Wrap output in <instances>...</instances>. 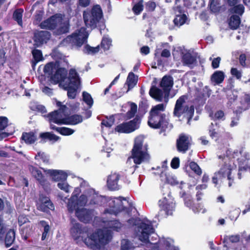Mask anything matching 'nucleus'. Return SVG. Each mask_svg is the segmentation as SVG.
Instances as JSON below:
<instances>
[{
	"label": "nucleus",
	"mask_w": 250,
	"mask_h": 250,
	"mask_svg": "<svg viewBox=\"0 0 250 250\" xmlns=\"http://www.w3.org/2000/svg\"><path fill=\"white\" fill-rule=\"evenodd\" d=\"M129 227H135V230L139 239L146 244L147 250H179L173 246V241L170 238H161L157 243L148 240L149 235L154 232L150 222L147 219L131 218L127 221Z\"/></svg>",
	"instance_id": "f257e3e1"
},
{
	"label": "nucleus",
	"mask_w": 250,
	"mask_h": 250,
	"mask_svg": "<svg viewBox=\"0 0 250 250\" xmlns=\"http://www.w3.org/2000/svg\"><path fill=\"white\" fill-rule=\"evenodd\" d=\"M77 180L80 184V188H75L67 204V209L70 213L74 212L76 208H84L88 201H89V204L100 205L104 200L94 189L90 188L86 181L80 178Z\"/></svg>",
	"instance_id": "f03ea898"
},
{
	"label": "nucleus",
	"mask_w": 250,
	"mask_h": 250,
	"mask_svg": "<svg viewBox=\"0 0 250 250\" xmlns=\"http://www.w3.org/2000/svg\"><path fill=\"white\" fill-rule=\"evenodd\" d=\"M72 227L70 233L74 239L78 243L83 241L85 244L93 250H99L102 246L107 244L111 240V230L107 229H98L90 237L84 239L87 236L84 229H82L81 225L75 220L71 221Z\"/></svg>",
	"instance_id": "7ed1b4c3"
},
{
	"label": "nucleus",
	"mask_w": 250,
	"mask_h": 250,
	"mask_svg": "<svg viewBox=\"0 0 250 250\" xmlns=\"http://www.w3.org/2000/svg\"><path fill=\"white\" fill-rule=\"evenodd\" d=\"M243 155L242 152L238 151H232L228 149L226 152V155H218L219 166L220 169L214 173L212 178L213 184L217 185L219 180H227L228 182L229 187H231L234 184V181L237 172L236 167L234 164V160L237 159L238 156Z\"/></svg>",
	"instance_id": "20e7f679"
},
{
	"label": "nucleus",
	"mask_w": 250,
	"mask_h": 250,
	"mask_svg": "<svg viewBox=\"0 0 250 250\" xmlns=\"http://www.w3.org/2000/svg\"><path fill=\"white\" fill-rule=\"evenodd\" d=\"M144 137L139 136L134 141V144L131 151V156L126 161V164L130 165L133 161L134 165L132 166L134 169L138 167L137 165L142 163H147L149 161L150 156L147 152V146L143 145Z\"/></svg>",
	"instance_id": "39448f33"
},
{
	"label": "nucleus",
	"mask_w": 250,
	"mask_h": 250,
	"mask_svg": "<svg viewBox=\"0 0 250 250\" xmlns=\"http://www.w3.org/2000/svg\"><path fill=\"white\" fill-rule=\"evenodd\" d=\"M187 97L186 96H181L176 101L175 105L173 114L174 116L180 117L183 115L188 119V124L189 123V120L192 117L194 108L193 105H189L186 100Z\"/></svg>",
	"instance_id": "423d86ee"
},
{
	"label": "nucleus",
	"mask_w": 250,
	"mask_h": 250,
	"mask_svg": "<svg viewBox=\"0 0 250 250\" xmlns=\"http://www.w3.org/2000/svg\"><path fill=\"white\" fill-rule=\"evenodd\" d=\"M59 64L46 63L44 66V72L52 75L51 79L54 83H61L60 85H63L67 71L65 68L59 67Z\"/></svg>",
	"instance_id": "0eeeda50"
},
{
	"label": "nucleus",
	"mask_w": 250,
	"mask_h": 250,
	"mask_svg": "<svg viewBox=\"0 0 250 250\" xmlns=\"http://www.w3.org/2000/svg\"><path fill=\"white\" fill-rule=\"evenodd\" d=\"M102 17L103 12L99 5H94L90 10L83 12L84 22L88 27H96Z\"/></svg>",
	"instance_id": "6e6552de"
},
{
	"label": "nucleus",
	"mask_w": 250,
	"mask_h": 250,
	"mask_svg": "<svg viewBox=\"0 0 250 250\" xmlns=\"http://www.w3.org/2000/svg\"><path fill=\"white\" fill-rule=\"evenodd\" d=\"M180 0H175V5L173 7V12L175 14L173 22L174 26L178 28H180L186 23L188 24L189 21L188 16L185 14L184 7L179 4ZM188 0H183L184 2V5H185V2Z\"/></svg>",
	"instance_id": "1a4fd4ad"
},
{
	"label": "nucleus",
	"mask_w": 250,
	"mask_h": 250,
	"mask_svg": "<svg viewBox=\"0 0 250 250\" xmlns=\"http://www.w3.org/2000/svg\"><path fill=\"white\" fill-rule=\"evenodd\" d=\"M123 201H124L128 204L130 209L134 208L133 204L126 201L125 198L121 197L118 198L114 197L110 198L108 200L109 208L105 210V213L116 215L119 212L124 210V206H126V205L123 202Z\"/></svg>",
	"instance_id": "9d476101"
},
{
	"label": "nucleus",
	"mask_w": 250,
	"mask_h": 250,
	"mask_svg": "<svg viewBox=\"0 0 250 250\" xmlns=\"http://www.w3.org/2000/svg\"><path fill=\"white\" fill-rule=\"evenodd\" d=\"M57 104L60 108L48 115L50 125L53 123L58 125H66L68 109L65 105H62L61 102H57Z\"/></svg>",
	"instance_id": "9b49d317"
},
{
	"label": "nucleus",
	"mask_w": 250,
	"mask_h": 250,
	"mask_svg": "<svg viewBox=\"0 0 250 250\" xmlns=\"http://www.w3.org/2000/svg\"><path fill=\"white\" fill-rule=\"evenodd\" d=\"M172 55L174 59H178L179 55L182 57L183 62H196L197 59L199 58L198 53L193 50H182L179 48L172 51Z\"/></svg>",
	"instance_id": "f8f14e48"
},
{
	"label": "nucleus",
	"mask_w": 250,
	"mask_h": 250,
	"mask_svg": "<svg viewBox=\"0 0 250 250\" xmlns=\"http://www.w3.org/2000/svg\"><path fill=\"white\" fill-rule=\"evenodd\" d=\"M148 124L151 128H161L163 130H170L172 128V125L168 123L167 118L152 115H150Z\"/></svg>",
	"instance_id": "ddd939ff"
},
{
	"label": "nucleus",
	"mask_w": 250,
	"mask_h": 250,
	"mask_svg": "<svg viewBox=\"0 0 250 250\" xmlns=\"http://www.w3.org/2000/svg\"><path fill=\"white\" fill-rule=\"evenodd\" d=\"M63 20L62 14H56L42 22L40 27L42 29L52 30L56 29L59 24H61Z\"/></svg>",
	"instance_id": "4468645a"
},
{
	"label": "nucleus",
	"mask_w": 250,
	"mask_h": 250,
	"mask_svg": "<svg viewBox=\"0 0 250 250\" xmlns=\"http://www.w3.org/2000/svg\"><path fill=\"white\" fill-rule=\"evenodd\" d=\"M140 120L136 117L128 122L124 123L115 128V131L119 133H129L137 129L139 127Z\"/></svg>",
	"instance_id": "2eb2a0df"
},
{
	"label": "nucleus",
	"mask_w": 250,
	"mask_h": 250,
	"mask_svg": "<svg viewBox=\"0 0 250 250\" xmlns=\"http://www.w3.org/2000/svg\"><path fill=\"white\" fill-rule=\"evenodd\" d=\"M167 196L168 198L165 197L163 199L159 201V206L161 211H165L167 215H172L173 211L174 210L175 203L169 194H168Z\"/></svg>",
	"instance_id": "dca6fc26"
},
{
	"label": "nucleus",
	"mask_w": 250,
	"mask_h": 250,
	"mask_svg": "<svg viewBox=\"0 0 250 250\" xmlns=\"http://www.w3.org/2000/svg\"><path fill=\"white\" fill-rule=\"evenodd\" d=\"M51 37V33L47 31H37L34 34V46L35 47H39L44 43H46Z\"/></svg>",
	"instance_id": "f3484780"
},
{
	"label": "nucleus",
	"mask_w": 250,
	"mask_h": 250,
	"mask_svg": "<svg viewBox=\"0 0 250 250\" xmlns=\"http://www.w3.org/2000/svg\"><path fill=\"white\" fill-rule=\"evenodd\" d=\"M191 143V138L188 135L181 134L177 140V147L179 152L185 153Z\"/></svg>",
	"instance_id": "a211bd4d"
},
{
	"label": "nucleus",
	"mask_w": 250,
	"mask_h": 250,
	"mask_svg": "<svg viewBox=\"0 0 250 250\" xmlns=\"http://www.w3.org/2000/svg\"><path fill=\"white\" fill-rule=\"evenodd\" d=\"M76 216L78 219L84 223L89 222L92 218V210L84 208H76L75 210Z\"/></svg>",
	"instance_id": "6ab92c4d"
},
{
	"label": "nucleus",
	"mask_w": 250,
	"mask_h": 250,
	"mask_svg": "<svg viewBox=\"0 0 250 250\" xmlns=\"http://www.w3.org/2000/svg\"><path fill=\"white\" fill-rule=\"evenodd\" d=\"M173 85V80L172 77L170 76H164L160 83V86L163 89L165 93V102L166 103L168 101V97L170 89Z\"/></svg>",
	"instance_id": "aec40b11"
},
{
	"label": "nucleus",
	"mask_w": 250,
	"mask_h": 250,
	"mask_svg": "<svg viewBox=\"0 0 250 250\" xmlns=\"http://www.w3.org/2000/svg\"><path fill=\"white\" fill-rule=\"evenodd\" d=\"M44 172L48 174L55 181H64L68 176L66 171L62 170L46 169L44 170Z\"/></svg>",
	"instance_id": "412c9836"
},
{
	"label": "nucleus",
	"mask_w": 250,
	"mask_h": 250,
	"mask_svg": "<svg viewBox=\"0 0 250 250\" xmlns=\"http://www.w3.org/2000/svg\"><path fill=\"white\" fill-rule=\"evenodd\" d=\"M166 164V162H164L162 166V168L163 169V171L160 174L161 180L165 183H167L171 185H178L179 182L177 178L174 175L170 174V173H167L165 171L166 167L165 166Z\"/></svg>",
	"instance_id": "4be33fe9"
},
{
	"label": "nucleus",
	"mask_w": 250,
	"mask_h": 250,
	"mask_svg": "<svg viewBox=\"0 0 250 250\" xmlns=\"http://www.w3.org/2000/svg\"><path fill=\"white\" fill-rule=\"evenodd\" d=\"M120 179V175L117 173H113L109 175L107 180L108 188L112 190H118L120 186L118 184V181Z\"/></svg>",
	"instance_id": "5701e85b"
},
{
	"label": "nucleus",
	"mask_w": 250,
	"mask_h": 250,
	"mask_svg": "<svg viewBox=\"0 0 250 250\" xmlns=\"http://www.w3.org/2000/svg\"><path fill=\"white\" fill-rule=\"evenodd\" d=\"M68 80V82L64 83L63 84L81 86V78L76 70L74 68L69 70Z\"/></svg>",
	"instance_id": "b1692460"
},
{
	"label": "nucleus",
	"mask_w": 250,
	"mask_h": 250,
	"mask_svg": "<svg viewBox=\"0 0 250 250\" xmlns=\"http://www.w3.org/2000/svg\"><path fill=\"white\" fill-rule=\"evenodd\" d=\"M87 36L83 35H81L79 33H74L67 37L70 41H72L76 46L80 47L86 42Z\"/></svg>",
	"instance_id": "393cba45"
},
{
	"label": "nucleus",
	"mask_w": 250,
	"mask_h": 250,
	"mask_svg": "<svg viewBox=\"0 0 250 250\" xmlns=\"http://www.w3.org/2000/svg\"><path fill=\"white\" fill-rule=\"evenodd\" d=\"M41 204L38 206V208L41 211L47 212L49 210H53L54 206L48 197H40Z\"/></svg>",
	"instance_id": "a878e982"
},
{
	"label": "nucleus",
	"mask_w": 250,
	"mask_h": 250,
	"mask_svg": "<svg viewBox=\"0 0 250 250\" xmlns=\"http://www.w3.org/2000/svg\"><path fill=\"white\" fill-rule=\"evenodd\" d=\"M29 170L32 176L39 181L41 185L43 186L45 184L46 181L39 169L32 166H30Z\"/></svg>",
	"instance_id": "bb28decb"
},
{
	"label": "nucleus",
	"mask_w": 250,
	"mask_h": 250,
	"mask_svg": "<svg viewBox=\"0 0 250 250\" xmlns=\"http://www.w3.org/2000/svg\"><path fill=\"white\" fill-rule=\"evenodd\" d=\"M241 23V18L239 15H232L228 19L229 28L232 30L237 29Z\"/></svg>",
	"instance_id": "cd10ccee"
},
{
	"label": "nucleus",
	"mask_w": 250,
	"mask_h": 250,
	"mask_svg": "<svg viewBox=\"0 0 250 250\" xmlns=\"http://www.w3.org/2000/svg\"><path fill=\"white\" fill-rule=\"evenodd\" d=\"M166 105L167 104H160L153 106L150 111V115L167 118L166 115L163 113L165 110Z\"/></svg>",
	"instance_id": "c85d7f7f"
},
{
	"label": "nucleus",
	"mask_w": 250,
	"mask_h": 250,
	"mask_svg": "<svg viewBox=\"0 0 250 250\" xmlns=\"http://www.w3.org/2000/svg\"><path fill=\"white\" fill-rule=\"evenodd\" d=\"M63 89L67 91V96L69 98L74 99L77 95V90L81 88V86L63 84Z\"/></svg>",
	"instance_id": "c756f323"
},
{
	"label": "nucleus",
	"mask_w": 250,
	"mask_h": 250,
	"mask_svg": "<svg viewBox=\"0 0 250 250\" xmlns=\"http://www.w3.org/2000/svg\"><path fill=\"white\" fill-rule=\"evenodd\" d=\"M137 81L138 77L135 75L133 72H130L125 83V85H126L128 87L126 92L132 89L137 84Z\"/></svg>",
	"instance_id": "7c9ffc66"
},
{
	"label": "nucleus",
	"mask_w": 250,
	"mask_h": 250,
	"mask_svg": "<svg viewBox=\"0 0 250 250\" xmlns=\"http://www.w3.org/2000/svg\"><path fill=\"white\" fill-rule=\"evenodd\" d=\"M225 78V74L222 71H216L211 76V83L214 85L219 84L221 83Z\"/></svg>",
	"instance_id": "2f4dec72"
},
{
	"label": "nucleus",
	"mask_w": 250,
	"mask_h": 250,
	"mask_svg": "<svg viewBox=\"0 0 250 250\" xmlns=\"http://www.w3.org/2000/svg\"><path fill=\"white\" fill-rule=\"evenodd\" d=\"M245 11V7L242 4H237L231 6L228 9V12L232 15H239L242 16Z\"/></svg>",
	"instance_id": "473e14b6"
},
{
	"label": "nucleus",
	"mask_w": 250,
	"mask_h": 250,
	"mask_svg": "<svg viewBox=\"0 0 250 250\" xmlns=\"http://www.w3.org/2000/svg\"><path fill=\"white\" fill-rule=\"evenodd\" d=\"M50 128L56 130L62 135H70L74 132V130L65 127H57L53 124H51Z\"/></svg>",
	"instance_id": "72a5a7b5"
},
{
	"label": "nucleus",
	"mask_w": 250,
	"mask_h": 250,
	"mask_svg": "<svg viewBox=\"0 0 250 250\" xmlns=\"http://www.w3.org/2000/svg\"><path fill=\"white\" fill-rule=\"evenodd\" d=\"M149 94L157 101L159 102L162 101L163 93L161 89L153 86L149 90Z\"/></svg>",
	"instance_id": "f704fd0d"
},
{
	"label": "nucleus",
	"mask_w": 250,
	"mask_h": 250,
	"mask_svg": "<svg viewBox=\"0 0 250 250\" xmlns=\"http://www.w3.org/2000/svg\"><path fill=\"white\" fill-rule=\"evenodd\" d=\"M15 239V231L13 229H10L6 233L5 244L6 247H9L13 243Z\"/></svg>",
	"instance_id": "c9c22d12"
},
{
	"label": "nucleus",
	"mask_w": 250,
	"mask_h": 250,
	"mask_svg": "<svg viewBox=\"0 0 250 250\" xmlns=\"http://www.w3.org/2000/svg\"><path fill=\"white\" fill-rule=\"evenodd\" d=\"M23 10L22 8L16 9L13 12V19L17 21L19 25L22 27L23 24L22 15Z\"/></svg>",
	"instance_id": "e433bc0d"
},
{
	"label": "nucleus",
	"mask_w": 250,
	"mask_h": 250,
	"mask_svg": "<svg viewBox=\"0 0 250 250\" xmlns=\"http://www.w3.org/2000/svg\"><path fill=\"white\" fill-rule=\"evenodd\" d=\"M66 125H75L83 121V118L81 115H74L71 116H68L67 112Z\"/></svg>",
	"instance_id": "4c0bfd02"
},
{
	"label": "nucleus",
	"mask_w": 250,
	"mask_h": 250,
	"mask_svg": "<svg viewBox=\"0 0 250 250\" xmlns=\"http://www.w3.org/2000/svg\"><path fill=\"white\" fill-rule=\"evenodd\" d=\"M211 127L209 129L210 136L215 140H217L221 135V131L219 130V127L216 124L215 126L211 123Z\"/></svg>",
	"instance_id": "58836bf2"
},
{
	"label": "nucleus",
	"mask_w": 250,
	"mask_h": 250,
	"mask_svg": "<svg viewBox=\"0 0 250 250\" xmlns=\"http://www.w3.org/2000/svg\"><path fill=\"white\" fill-rule=\"evenodd\" d=\"M21 138L26 144H28L34 143L37 139L36 137L32 132L23 133Z\"/></svg>",
	"instance_id": "ea45409f"
},
{
	"label": "nucleus",
	"mask_w": 250,
	"mask_h": 250,
	"mask_svg": "<svg viewBox=\"0 0 250 250\" xmlns=\"http://www.w3.org/2000/svg\"><path fill=\"white\" fill-rule=\"evenodd\" d=\"M107 228L118 231L123 226L120 222L117 220H111L107 222Z\"/></svg>",
	"instance_id": "a19ab883"
},
{
	"label": "nucleus",
	"mask_w": 250,
	"mask_h": 250,
	"mask_svg": "<svg viewBox=\"0 0 250 250\" xmlns=\"http://www.w3.org/2000/svg\"><path fill=\"white\" fill-rule=\"evenodd\" d=\"M41 138L43 139H47L52 142H57L59 140L60 137L50 132H45L41 133L40 135Z\"/></svg>",
	"instance_id": "79ce46f5"
},
{
	"label": "nucleus",
	"mask_w": 250,
	"mask_h": 250,
	"mask_svg": "<svg viewBox=\"0 0 250 250\" xmlns=\"http://www.w3.org/2000/svg\"><path fill=\"white\" fill-rule=\"evenodd\" d=\"M209 8L210 10L214 12H218L220 10L221 4L220 0H210Z\"/></svg>",
	"instance_id": "37998d69"
},
{
	"label": "nucleus",
	"mask_w": 250,
	"mask_h": 250,
	"mask_svg": "<svg viewBox=\"0 0 250 250\" xmlns=\"http://www.w3.org/2000/svg\"><path fill=\"white\" fill-rule=\"evenodd\" d=\"M143 2V0H139L138 2L133 6L132 11L135 15H138L142 12L144 9Z\"/></svg>",
	"instance_id": "c03bdc74"
},
{
	"label": "nucleus",
	"mask_w": 250,
	"mask_h": 250,
	"mask_svg": "<svg viewBox=\"0 0 250 250\" xmlns=\"http://www.w3.org/2000/svg\"><path fill=\"white\" fill-rule=\"evenodd\" d=\"M100 50V45H98L95 47H91L88 44L84 45L83 51L85 53L88 54H94L98 52Z\"/></svg>",
	"instance_id": "a18cd8bd"
},
{
	"label": "nucleus",
	"mask_w": 250,
	"mask_h": 250,
	"mask_svg": "<svg viewBox=\"0 0 250 250\" xmlns=\"http://www.w3.org/2000/svg\"><path fill=\"white\" fill-rule=\"evenodd\" d=\"M32 53L34 60V61L32 62H39L43 60V57L41 50L35 49L32 50Z\"/></svg>",
	"instance_id": "49530a36"
},
{
	"label": "nucleus",
	"mask_w": 250,
	"mask_h": 250,
	"mask_svg": "<svg viewBox=\"0 0 250 250\" xmlns=\"http://www.w3.org/2000/svg\"><path fill=\"white\" fill-rule=\"evenodd\" d=\"M112 41L108 38L104 37L101 41L100 46L104 49V51L107 50L111 45Z\"/></svg>",
	"instance_id": "de8ad7c7"
},
{
	"label": "nucleus",
	"mask_w": 250,
	"mask_h": 250,
	"mask_svg": "<svg viewBox=\"0 0 250 250\" xmlns=\"http://www.w3.org/2000/svg\"><path fill=\"white\" fill-rule=\"evenodd\" d=\"M32 231V227L30 225H26L25 227H23L21 228V233L23 238L26 240L28 236L30 235Z\"/></svg>",
	"instance_id": "09e8293b"
},
{
	"label": "nucleus",
	"mask_w": 250,
	"mask_h": 250,
	"mask_svg": "<svg viewBox=\"0 0 250 250\" xmlns=\"http://www.w3.org/2000/svg\"><path fill=\"white\" fill-rule=\"evenodd\" d=\"M134 246L127 239H123L121 242V250H133Z\"/></svg>",
	"instance_id": "8fccbe9b"
},
{
	"label": "nucleus",
	"mask_w": 250,
	"mask_h": 250,
	"mask_svg": "<svg viewBox=\"0 0 250 250\" xmlns=\"http://www.w3.org/2000/svg\"><path fill=\"white\" fill-rule=\"evenodd\" d=\"M83 101L91 107L93 104V99L91 95L86 92H83Z\"/></svg>",
	"instance_id": "3c124183"
},
{
	"label": "nucleus",
	"mask_w": 250,
	"mask_h": 250,
	"mask_svg": "<svg viewBox=\"0 0 250 250\" xmlns=\"http://www.w3.org/2000/svg\"><path fill=\"white\" fill-rule=\"evenodd\" d=\"M137 105L132 103L130 104V109L126 113V118L127 119H130L133 117L137 112Z\"/></svg>",
	"instance_id": "603ef678"
},
{
	"label": "nucleus",
	"mask_w": 250,
	"mask_h": 250,
	"mask_svg": "<svg viewBox=\"0 0 250 250\" xmlns=\"http://www.w3.org/2000/svg\"><path fill=\"white\" fill-rule=\"evenodd\" d=\"M61 26L58 29L57 31L59 34H65L68 32L69 24L68 22H64L61 24Z\"/></svg>",
	"instance_id": "864d4df0"
},
{
	"label": "nucleus",
	"mask_w": 250,
	"mask_h": 250,
	"mask_svg": "<svg viewBox=\"0 0 250 250\" xmlns=\"http://www.w3.org/2000/svg\"><path fill=\"white\" fill-rule=\"evenodd\" d=\"M190 169L198 175H201L202 171L199 166L195 162H191L189 164Z\"/></svg>",
	"instance_id": "5fc2aeb1"
},
{
	"label": "nucleus",
	"mask_w": 250,
	"mask_h": 250,
	"mask_svg": "<svg viewBox=\"0 0 250 250\" xmlns=\"http://www.w3.org/2000/svg\"><path fill=\"white\" fill-rule=\"evenodd\" d=\"M58 187L62 190H63L66 193H68L70 191L71 187L67 184L65 181L63 182H60L57 184Z\"/></svg>",
	"instance_id": "6e6d98bb"
},
{
	"label": "nucleus",
	"mask_w": 250,
	"mask_h": 250,
	"mask_svg": "<svg viewBox=\"0 0 250 250\" xmlns=\"http://www.w3.org/2000/svg\"><path fill=\"white\" fill-rule=\"evenodd\" d=\"M240 240V237L238 235H231V236H226L224 239V243L227 242L228 241H229L232 243L238 242Z\"/></svg>",
	"instance_id": "4d7b16f0"
},
{
	"label": "nucleus",
	"mask_w": 250,
	"mask_h": 250,
	"mask_svg": "<svg viewBox=\"0 0 250 250\" xmlns=\"http://www.w3.org/2000/svg\"><path fill=\"white\" fill-rule=\"evenodd\" d=\"M192 210L195 213L201 212L202 213H204L207 211L204 206L201 204H198L195 205L193 207Z\"/></svg>",
	"instance_id": "13d9d810"
},
{
	"label": "nucleus",
	"mask_w": 250,
	"mask_h": 250,
	"mask_svg": "<svg viewBox=\"0 0 250 250\" xmlns=\"http://www.w3.org/2000/svg\"><path fill=\"white\" fill-rule=\"evenodd\" d=\"M36 160H41L44 163L48 162V156L44 152H39L35 156Z\"/></svg>",
	"instance_id": "bf43d9fd"
},
{
	"label": "nucleus",
	"mask_w": 250,
	"mask_h": 250,
	"mask_svg": "<svg viewBox=\"0 0 250 250\" xmlns=\"http://www.w3.org/2000/svg\"><path fill=\"white\" fill-rule=\"evenodd\" d=\"M114 123L113 117H110L109 118L104 120L101 123L102 126L104 125L107 127H110Z\"/></svg>",
	"instance_id": "052dcab7"
},
{
	"label": "nucleus",
	"mask_w": 250,
	"mask_h": 250,
	"mask_svg": "<svg viewBox=\"0 0 250 250\" xmlns=\"http://www.w3.org/2000/svg\"><path fill=\"white\" fill-rule=\"evenodd\" d=\"M146 9L148 12H153L156 7V3L152 1H148L146 3Z\"/></svg>",
	"instance_id": "680f3d73"
},
{
	"label": "nucleus",
	"mask_w": 250,
	"mask_h": 250,
	"mask_svg": "<svg viewBox=\"0 0 250 250\" xmlns=\"http://www.w3.org/2000/svg\"><path fill=\"white\" fill-rule=\"evenodd\" d=\"M210 116L214 120L222 119L224 116V113L222 111L219 110L217 111L214 115L210 114Z\"/></svg>",
	"instance_id": "e2e57ef3"
},
{
	"label": "nucleus",
	"mask_w": 250,
	"mask_h": 250,
	"mask_svg": "<svg viewBox=\"0 0 250 250\" xmlns=\"http://www.w3.org/2000/svg\"><path fill=\"white\" fill-rule=\"evenodd\" d=\"M8 119L5 117H0V130L4 129L7 125Z\"/></svg>",
	"instance_id": "0e129e2a"
},
{
	"label": "nucleus",
	"mask_w": 250,
	"mask_h": 250,
	"mask_svg": "<svg viewBox=\"0 0 250 250\" xmlns=\"http://www.w3.org/2000/svg\"><path fill=\"white\" fill-rule=\"evenodd\" d=\"M230 72L231 75L235 77L237 79H240L242 77L241 71L237 68H232Z\"/></svg>",
	"instance_id": "69168bd1"
},
{
	"label": "nucleus",
	"mask_w": 250,
	"mask_h": 250,
	"mask_svg": "<svg viewBox=\"0 0 250 250\" xmlns=\"http://www.w3.org/2000/svg\"><path fill=\"white\" fill-rule=\"evenodd\" d=\"M40 225L43 228V232L48 233L50 230V226L45 221H41Z\"/></svg>",
	"instance_id": "338daca9"
},
{
	"label": "nucleus",
	"mask_w": 250,
	"mask_h": 250,
	"mask_svg": "<svg viewBox=\"0 0 250 250\" xmlns=\"http://www.w3.org/2000/svg\"><path fill=\"white\" fill-rule=\"evenodd\" d=\"M180 164L179 159L177 157L174 158L171 162V167L174 169H176L179 167Z\"/></svg>",
	"instance_id": "774afa93"
}]
</instances>
